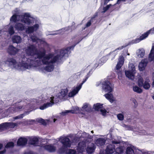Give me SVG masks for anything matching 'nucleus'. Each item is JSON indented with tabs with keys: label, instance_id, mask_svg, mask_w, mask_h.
Here are the masks:
<instances>
[{
	"label": "nucleus",
	"instance_id": "f257e3e1",
	"mask_svg": "<svg viewBox=\"0 0 154 154\" xmlns=\"http://www.w3.org/2000/svg\"><path fill=\"white\" fill-rule=\"evenodd\" d=\"M72 46H70L64 49H61L60 51L59 54L51 58L50 61V63H54L59 60H61L66 54H67L69 51L71 49Z\"/></svg>",
	"mask_w": 154,
	"mask_h": 154
},
{
	"label": "nucleus",
	"instance_id": "f03ea898",
	"mask_svg": "<svg viewBox=\"0 0 154 154\" xmlns=\"http://www.w3.org/2000/svg\"><path fill=\"white\" fill-rule=\"evenodd\" d=\"M102 88L105 92L110 93L113 91L112 84L109 81H103L102 83Z\"/></svg>",
	"mask_w": 154,
	"mask_h": 154
},
{
	"label": "nucleus",
	"instance_id": "7ed1b4c3",
	"mask_svg": "<svg viewBox=\"0 0 154 154\" xmlns=\"http://www.w3.org/2000/svg\"><path fill=\"white\" fill-rule=\"evenodd\" d=\"M22 18L21 21L28 25H29L31 23V20L29 18H32L29 13H25L23 15H20Z\"/></svg>",
	"mask_w": 154,
	"mask_h": 154
},
{
	"label": "nucleus",
	"instance_id": "20e7f679",
	"mask_svg": "<svg viewBox=\"0 0 154 154\" xmlns=\"http://www.w3.org/2000/svg\"><path fill=\"white\" fill-rule=\"evenodd\" d=\"M26 59L25 63H20L19 64V66L21 67H23L24 68L28 69L29 67H31L33 65L34 60L30 58H26Z\"/></svg>",
	"mask_w": 154,
	"mask_h": 154
},
{
	"label": "nucleus",
	"instance_id": "39448f33",
	"mask_svg": "<svg viewBox=\"0 0 154 154\" xmlns=\"http://www.w3.org/2000/svg\"><path fill=\"white\" fill-rule=\"evenodd\" d=\"M26 53L29 55L34 56L37 52H38V50L33 45H31L28 46L26 50Z\"/></svg>",
	"mask_w": 154,
	"mask_h": 154
},
{
	"label": "nucleus",
	"instance_id": "423d86ee",
	"mask_svg": "<svg viewBox=\"0 0 154 154\" xmlns=\"http://www.w3.org/2000/svg\"><path fill=\"white\" fill-rule=\"evenodd\" d=\"M8 53L11 55H15L18 52L19 50L13 45H9L7 49Z\"/></svg>",
	"mask_w": 154,
	"mask_h": 154
},
{
	"label": "nucleus",
	"instance_id": "0eeeda50",
	"mask_svg": "<svg viewBox=\"0 0 154 154\" xmlns=\"http://www.w3.org/2000/svg\"><path fill=\"white\" fill-rule=\"evenodd\" d=\"M149 35V34L147 31L143 34H142V35H141L139 38H136L135 39L132 40L130 42V44H134L138 43L141 40H142L148 37Z\"/></svg>",
	"mask_w": 154,
	"mask_h": 154
},
{
	"label": "nucleus",
	"instance_id": "6e6552de",
	"mask_svg": "<svg viewBox=\"0 0 154 154\" xmlns=\"http://www.w3.org/2000/svg\"><path fill=\"white\" fill-rule=\"evenodd\" d=\"M61 141L64 147L67 148L70 146L71 141L68 138L66 137H62L61 138Z\"/></svg>",
	"mask_w": 154,
	"mask_h": 154
},
{
	"label": "nucleus",
	"instance_id": "1a4fd4ad",
	"mask_svg": "<svg viewBox=\"0 0 154 154\" xmlns=\"http://www.w3.org/2000/svg\"><path fill=\"white\" fill-rule=\"evenodd\" d=\"M54 56L53 54H50L44 57L42 59V62L44 65H49L50 61L48 60Z\"/></svg>",
	"mask_w": 154,
	"mask_h": 154
},
{
	"label": "nucleus",
	"instance_id": "9d476101",
	"mask_svg": "<svg viewBox=\"0 0 154 154\" xmlns=\"http://www.w3.org/2000/svg\"><path fill=\"white\" fill-rule=\"evenodd\" d=\"M80 111L79 108L78 107H75L73 110H66L65 111L62 112L61 114L62 116H65L69 113L72 114L77 113Z\"/></svg>",
	"mask_w": 154,
	"mask_h": 154
},
{
	"label": "nucleus",
	"instance_id": "9b49d317",
	"mask_svg": "<svg viewBox=\"0 0 154 154\" xmlns=\"http://www.w3.org/2000/svg\"><path fill=\"white\" fill-rule=\"evenodd\" d=\"M39 27V26L38 24H35L33 26L28 27L26 31L29 33H33L34 31H37Z\"/></svg>",
	"mask_w": 154,
	"mask_h": 154
},
{
	"label": "nucleus",
	"instance_id": "f8f14e48",
	"mask_svg": "<svg viewBox=\"0 0 154 154\" xmlns=\"http://www.w3.org/2000/svg\"><path fill=\"white\" fill-rule=\"evenodd\" d=\"M23 106H17L14 107L9 108L8 110L12 113L15 112L22 110L23 108H23Z\"/></svg>",
	"mask_w": 154,
	"mask_h": 154
},
{
	"label": "nucleus",
	"instance_id": "ddd939ff",
	"mask_svg": "<svg viewBox=\"0 0 154 154\" xmlns=\"http://www.w3.org/2000/svg\"><path fill=\"white\" fill-rule=\"evenodd\" d=\"M43 148L46 150L50 152H54L56 150V147L51 144L45 145Z\"/></svg>",
	"mask_w": 154,
	"mask_h": 154
},
{
	"label": "nucleus",
	"instance_id": "4468645a",
	"mask_svg": "<svg viewBox=\"0 0 154 154\" xmlns=\"http://www.w3.org/2000/svg\"><path fill=\"white\" fill-rule=\"evenodd\" d=\"M115 150V146L109 144L107 146L106 150V154H112Z\"/></svg>",
	"mask_w": 154,
	"mask_h": 154
},
{
	"label": "nucleus",
	"instance_id": "2eb2a0df",
	"mask_svg": "<svg viewBox=\"0 0 154 154\" xmlns=\"http://www.w3.org/2000/svg\"><path fill=\"white\" fill-rule=\"evenodd\" d=\"M148 63V61L146 59H145L142 60L139 65V68L140 70L141 71L144 70Z\"/></svg>",
	"mask_w": 154,
	"mask_h": 154
},
{
	"label": "nucleus",
	"instance_id": "dca6fc26",
	"mask_svg": "<svg viewBox=\"0 0 154 154\" xmlns=\"http://www.w3.org/2000/svg\"><path fill=\"white\" fill-rule=\"evenodd\" d=\"M27 141L28 140L26 138L20 137L18 140L17 144L19 146L25 145L27 144Z\"/></svg>",
	"mask_w": 154,
	"mask_h": 154
},
{
	"label": "nucleus",
	"instance_id": "f3484780",
	"mask_svg": "<svg viewBox=\"0 0 154 154\" xmlns=\"http://www.w3.org/2000/svg\"><path fill=\"white\" fill-rule=\"evenodd\" d=\"M81 88V85H79L78 86H77L75 89L73 90L72 91L69 93L68 96L69 97H73L78 93L79 91L80 90Z\"/></svg>",
	"mask_w": 154,
	"mask_h": 154
},
{
	"label": "nucleus",
	"instance_id": "a211bd4d",
	"mask_svg": "<svg viewBox=\"0 0 154 154\" xmlns=\"http://www.w3.org/2000/svg\"><path fill=\"white\" fill-rule=\"evenodd\" d=\"M85 147V142L83 141H81L78 144L77 149L79 151H82Z\"/></svg>",
	"mask_w": 154,
	"mask_h": 154
},
{
	"label": "nucleus",
	"instance_id": "6ab92c4d",
	"mask_svg": "<svg viewBox=\"0 0 154 154\" xmlns=\"http://www.w3.org/2000/svg\"><path fill=\"white\" fill-rule=\"evenodd\" d=\"M14 28L18 31H23L25 29V26L21 23H16Z\"/></svg>",
	"mask_w": 154,
	"mask_h": 154
},
{
	"label": "nucleus",
	"instance_id": "aec40b11",
	"mask_svg": "<svg viewBox=\"0 0 154 154\" xmlns=\"http://www.w3.org/2000/svg\"><path fill=\"white\" fill-rule=\"evenodd\" d=\"M12 40L13 43L18 44L21 42L22 39L21 37L19 35H14L13 37Z\"/></svg>",
	"mask_w": 154,
	"mask_h": 154
},
{
	"label": "nucleus",
	"instance_id": "412c9836",
	"mask_svg": "<svg viewBox=\"0 0 154 154\" xmlns=\"http://www.w3.org/2000/svg\"><path fill=\"white\" fill-rule=\"evenodd\" d=\"M45 54L46 52L45 50L42 51H38V52H36L35 55H36L37 56L38 58L39 59H41L45 57Z\"/></svg>",
	"mask_w": 154,
	"mask_h": 154
},
{
	"label": "nucleus",
	"instance_id": "4be33fe9",
	"mask_svg": "<svg viewBox=\"0 0 154 154\" xmlns=\"http://www.w3.org/2000/svg\"><path fill=\"white\" fill-rule=\"evenodd\" d=\"M38 139L36 137H35L30 139L29 142L30 144L36 146L38 144Z\"/></svg>",
	"mask_w": 154,
	"mask_h": 154
},
{
	"label": "nucleus",
	"instance_id": "5701e85b",
	"mask_svg": "<svg viewBox=\"0 0 154 154\" xmlns=\"http://www.w3.org/2000/svg\"><path fill=\"white\" fill-rule=\"evenodd\" d=\"M106 142V140L103 138H99L96 140V143L97 146L103 145Z\"/></svg>",
	"mask_w": 154,
	"mask_h": 154
},
{
	"label": "nucleus",
	"instance_id": "b1692460",
	"mask_svg": "<svg viewBox=\"0 0 154 154\" xmlns=\"http://www.w3.org/2000/svg\"><path fill=\"white\" fill-rule=\"evenodd\" d=\"M5 63H9L12 65H15L17 63L16 60L13 58L8 57L5 60Z\"/></svg>",
	"mask_w": 154,
	"mask_h": 154
},
{
	"label": "nucleus",
	"instance_id": "393cba45",
	"mask_svg": "<svg viewBox=\"0 0 154 154\" xmlns=\"http://www.w3.org/2000/svg\"><path fill=\"white\" fill-rule=\"evenodd\" d=\"M95 149V147L93 143L92 144L91 147L88 146L86 148V151L88 154H91L94 152Z\"/></svg>",
	"mask_w": 154,
	"mask_h": 154
},
{
	"label": "nucleus",
	"instance_id": "a878e982",
	"mask_svg": "<svg viewBox=\"0 0 154 154\" xmlns=\"http://www.w3.org/2000/svg\"><path fill=\"white\" fill-rule=\"evenodd\" d=\"M149 79H146L144 81L143 86H142L144 89L148 90L150 88V86L149 83Z\"/></svg>",
	"mask_w": 154,
	"mask_h": 154
},
{
	"label": "nucleus",
	"instance_id": "bb28decb",
	"mask_svg": "<svg viewBox=\"0 0 154 154\" xmlns=\"http://www.w3.org/2000/svg\"><path fill=\"white\" fill-rule=\"evenodd\" d=\"M52 103H44L43 105L39 107V109L41 110H44L47 108L51 106H52Z\"/></svg>",
	"mask_w": 154,
	"mask_h": 154
},
{
	"label": "nucleus",
	"instance_id": "cd10ccee",
	"mask_svg": "<svg viewBox=\"0 0 154 154\" xmlns=\"http://www.w3.org/2000/svg\"><path fill=\"white\" fill-rule=\"evenodd\" d=\"M106 98L110 102L112 103L113 102L114 100L113 99V96L112 94L108 93L105 94L104 95Z\"/></svg>",
	"mask_w": 154,
	"mask_h": 154
},
{
	"label": "nucleus",
	"instance_id": "c85d7f7f",
	"mask_svg": "<svg viewBox=\"0 0 154 154\" xmlns=\"http://www.w3.org/2000/svg\"><path fill=\"white\" fill-rule=\"evenodd\" d=\"M20 17V15H17L16 14H14L11 17L10 19L11 22L16 23L18 20H17V17Z\"/></svg>",
	"mask_w": 154,
	"mask_h": 154
},
{
	"label": "nucleus",
	"instance_id": "c756f323",
	"mask_svg": "<svg viewBox=\"0 0 154 154\" xmlns=\"http://www.w3.org/2000/svg\"><path fill=\"white\" fill-rule=\"evenodd\" d=\"M8 129V122L3 123L0 124V130H4Z\"/></svg>",
	"mask_w": 154,
	"mask_h": 154
},
{
	"label": "nucleus",
	"instance_id": "7c9ffc66",
	"mask_svg": "<svg viewBox=\"0 0 154 154\" xmlns=\"http://www.w3.org/2000/svg\"><path fill=\"white\" fill-rule=\"evenodd\" d=\"M149 58L150 61H153L154 60V46L152 47L150 53L149 55Z\"/></svg>",
	"mask_w": 154,
	"mask_h": 154
},
{
	"label": "nucleus",
	"instance_id": "2f4dec72",
	"mask_svg": "<svg viewBox=\"0 0 154 154\" xmlns=\"http://www.w3.org/2000/svg\"><path fill=\"white\" fill-rule=\"evenodd\" d=\"M103 104H101L100 103H98L94 105V108L95 110L99 111L100 109L103 108Z\"/></svg>",
	"mask_w": 154,
	"mask_h": 154
},
{
	"label": "nucleus",
	"instance_id": "473e14b6",
	"mask_svg": "<svg viewBox=\"0 0 154 154\" xmlns=\"http://www.w3.org/2000/svg\"><path fill=\"white\" fill-rule=\"evenodd\" d=\"M133 90L134 92L138 94L141 93L143 91L142 89L137 86H134L133 88Z\"/></svg>",
	"mask_w": 154,
	"mask_h": 154
},
{
	"label": "nucleus",
	"instance_id": "72a5a7b5",
	"mask_svg": "<svg viewBox=\"0 0 154 154\" xmlns=\"http://www.w3.org/2000/svg\"><path fill=\"white\" fill-rule=\"evenodd\" d=\"M54 66L53 65H51L46 66L44 69L48 72H51L54 69Z\"/></svg>",
	"mask_w": 154,
	"mask_h": 154
},
{
	"label": "nucleus",
	"instance_id": "f704fd0d",
	"mask_svg": "<svg viewBox=\"0 0 154 154\" xmlns=\"http://www.w3.org/2000/svg\"><path fill=\"white\" fill-rule=\"evenodd\" d=\"M126 154H134V150L131 147H128L126 149Z\"/></svg>",
	"mask_w": 154,
	"mask_h": 154
},
{
	"label": "nucleus",
	"instance_id": "c9c22d12",
	"mask_svg": "<svg viewBox=\"0 0 154 154\" xmlns=\"http://www.w3.org/2000/svg\"><path fill=\"white\" fill-rule=\"evenodd\" d=\"M145 54V51L143 49H140L138 54V56L139 57H143Z\"/></svg>",
	"mask_w": 154,
	"mask_h": 154
},
{
	"label": "nucleus",
	"instance_id": "e433bc0d",
	"mask_svg": "<svg viewBox=\"0 0 154 154\" xmlns=\"http://www.w3.org/2000/svg\"><path fill=\"white\" fill-rule=\"evenodd\" d=\"M68 90L67 88L66 89H62L61 91L60 94L63 97H65L67 94Z\"/></svg>",
	"mask_w": 154,
	"mask_h": 154
},
{
	"label": "nucleus",
	"instance_id": "4c0bfd02",
	"mask_svg": "<svg viewBox=\"0 0 154 154\" xmlns=\"http://www.w3.org/2000/svg\"><path fill=\"white\" fill-rule=\"evenodd\" d=\"M66 148L64 147H60L58 150V152L59 153L62 154L65 152L66 153V151L67 150Z\"/></svg>",
	"mask_w": 154,
	"mask_h": 154
},
{
	"label": "nucleus",
	"instance_id": "58836bf2",
	"mask_svg": "<svg viewBox=\"0 0 154 154\" xmlns=\"http://www.w3.org/2000/svg\"><path fill=\"white\" fill-rule=\"evenodd\" d=\"M144 80L143 78H139L138 81V85L140 87H142L144 83Z\"/></svg>",
	"mask_w": 154,
	"mask_h": 154
},
{
	"label": "nucleus",
	"instance_id": "ea45409f",
	"mask_svg": "<svg viewBox=\"0 0 154 154\" xmlns=\"http://www.w3.org/2000/svg\"><path fill=\"white\" fill-rule=\"evenodd\" d=\"M125 72L126 76L128 78L133 76L132 72L131 71H126Z\"/></svg>",
	"mask_w": 154,
	"mask_h": 154
},
{
	"label": "nucleus",
	"instance_id": "a19ab883",
	"mask_svg": "<svg viewBox=\"0 0 154 154\" xmlns=\"http://www.w3.org/2000/svg\"><path fill=\"white\" fill-rule=\"evenodd\" d=\"M88 104L86 103H85L84 104L83 106L82 107V108L85 109H86L88 108V110H86V111L88 112H89L91 111V107H88Z\"/></svg>",
	"mask_w": 154,
	"mask_h": 154
},
{
	"label": "nucleus",
	"instance_id": "79ce46f5",
	"mask_svg": "<svg viewBox=\"0 0 154 154\" xmlns=\"http://www.w3.org/2000/svg\"><path fill=\"white\" fill-rule=\"evenodd\" d=\"M8 33L10 35H12L14 34L15 32L14 30V27L13 26H11L8 29Z\"/></svg>",
	"mask_w": 154,
	"mask_h": 154
},
{
	"label": "nucleus",
	"instance_id": "37998d69",
	"mask_svg": "<svg viewBox=\"0 0 154 154\" xmlns=\"http://www.w3.org/2000/svg\"><path fill=\"white\" fill-rule=\"evenodd\" d=\"M76 152L75 149H71L67 150L66 152V154H76Z\"/></svg>",
	"mask_w": 154,
	"mask_h": 154
},
{
	"label": "nucleus",
	"instance_id": "c03bdc74",
	"mask_svg": "<svg viewBox=\"0 0 154 154\" xmlns=\"http://www.w3.org/2000/svg\"><path fill=\"white\" fill-rule=\"evenodd\" d=\"M8 129L9 128H14L17 125V123L14 122H8Z\"/></svg>",
	"mask_w": 154,
	"mask_h": 154
},
{
	"label": "nucleus",
	"instance_id": "a18cd8bd",
	"mask_svg": "<svg viewBox=\"0 0 154 154\" xmlns=\"http://www.w3.org/2000/svg\"><path fill=\"white\" fill-rule=\"evenodd\" d=\"M95 17H93L91 18V19L88 21L86 24V27H88L90 26L91 25V23L93 22V20H95Z\"/></svg>",
	"mask_w": 154,
	"mask_h": 154
},
{
	"label": "nucleus",
	"instance_id": "49530a36",
	"mask_svg": "<svg viewBox=\"0 0 154 154\" xmlns=\"http://www.w3.org/2000/svg\"><path fill=\"white\" fill-rule=\"evenodd\" d=\"M14 146V143L12 142H9L7 143V144L5 146L6 148H9L11 147H13Z\"/></svg>",
	"mask_w": 154,
	"mask_h": 154
},
{
	"label": "nucleus",
	"instance_id": "de8ad7c7",
	"mask_svg": "<svg viewBox=\"0 0 154 154\" xmlns=\"http://www.w3.org/2000/svg\"><path fill=\"white\" fill-rule=\"evenodd\" d=\"M38 122L39 123H41L43 125H46V123L45 120L42 118L38 119Z\"/></svg>",
	"mask_w": 154,
	"mask_h": 154
},
{
	"label": "nucleus",
	"instance_id": "09e8293b",
	"mask_svg": "<svg viewBox=\"0 0 154 154\" xmlns=\"http://www.w3.org/2000/svg\"><path fill=\"white\" fill-rule=\"evenodd\" d=\"M111 5L110 4L107 5L106 6L104 7L103 8V11H102V13H105L106 11H107L109 8L110 7Z\"/></svg>",
	"mask_w": 154,
	"mask_h": 154
},
{
	"label": "nucleus",
	"instance_id": "8fccbe9b",
	"mask_svg": "<svg viewBox=\"0 0 154 154\" xmlns=\"http://www.w3.org/2000/svg\"><path fill=\"white\" fill-rule=\"evenodd\" d=\"M117 117L118 119L122 121L124 119V116L123 114L120 113L119 114L117 115Z\"/></svg>",
	"mask_w": 154,
	"mask_h": 154
},
{
	"label": "nucleus",
	"instance_id": "3c124183",
	"mask_svg": "<svg viewBox=\"0 0 154 154\" xmlns=\"http://www.w3.org/2000/svg\"><path fill=\"white\" fill-rule=\"evenodd\" d=\"M31 38L33 42H35L38 40V37L36 36L35 35L32 36Z\"/></svg>",
	"mask_w": 154,
	"mask_h": 154
},
{
	"label": "nucleus",
	"instance_id": "603ef678",
	"mask_svg": "<svg viewBox=\"0 0 154 154\" xmlns=\"http://www.w3.org/2000/svg\"><path fill=\"white\" fill-rule=\"evenodd\" d=\"M123 63L118 62L116 66V69L117 70L119 69L122 66Z\"/></svg>",
	"mask_w": 154,
	"mask_h": 154
},
{
	"label": "nucleus",
	"instance_id": "864d4df0",
	"mask_svg": "<svg viewBox=\"0 0 154 154\" xmlns=\"http://www.w3.org/2000/svg\"><path fill=\"white\" fill-rule=\"evenodd\" d=\"M124 58L123 56H120L119 59V61L118 62L124 63Z\"/></svg>",
	"mask_w": 154,
	"mask_h": 154
},
{
	"label": "nucleus",
	"instance_id": "5fc2aeb1",
	"mask_svg": "<svg viewBox=\"0 0 154 154\" xmlns=\"http://www.w3.org/2000/svg\"><path fill=\"white\" fill-rule=\"evenodd\" d=\"M149 35L150 34L151 35H152L154 34V27L153 28L149 29V30L147 31Z\"/></svg>",
	"mask_w": 154,
	"mask_h": 154
},
{
	"label": "nucleus",
	"instance_id": "6e6d98bb",
	"mask_svg": "<svg viewBox=\"0 0 154 154\" xmlns=\"http://www.w3.org/2000/svg\"><path fill=\"white\" fill-rule=\"evenodd\" d=\"M128 45H126L125 46H122L121 47H119L118 48H116L114 51H113V52L117 51L118 50H121L123 48H125V47H126Z\"/></svg>",
	"mask_w": 154,
	"mask_h": 154
},
{
	"label": "nucleus",
	"instance_id": "4d7b16f0",
	"mask_svg": "<svg viewBox=\"0 0 154 154\" xmlns=\"http://www.w3.org/2000/svg\"><path fill=\"white\" fill-rule=\"evenodd\" d=\"M15 13L14 14H16V15H19V14H20V11L18 8H16L14 11Z\"/></svg>",
	"mask_w": 154,
	"mask_h": 154
},
{
	"label": "nucleus",
	"instance_id": "13d9d810",
	"mask_svg": "<svg viewBox=\"0 0 154 154\" xmlns=\"http://www.w3.org/2000/svg\"><path fill=\"white\" fill-rule=\"evenodd\" d=\"M24 116V114H20V115L17 116H16L14 118V119H21V118H23V117Z\"/></svg>",
	"mask_w": 154,
	"mask_h": 154
},
{
	"label": "nucleus",
	"instance_id": "bf43d9fd",
	"mask_svg": "<svg viewBox=\"0 0 154 154\" xmlns=\"http://www.w3.org/2000/svg\"><path fill=\"white\" fill-rule=\"evenodd\" d=\"M100 111L103 115H105L106 112V110L105 109H101Z\"/></svg>",
	"mask_w": 154,
	"mask_h": 154
},
{
	"label": "nucleus",
	"instance_id": "052dcab7",
	"mask_svg": "<svg viewBox=\"0 0 154 154\" xmlns=\"http://www.w3.org/2000/svg\"><path fill=\"white\" fill-rule=\"evenodd\" d=\"M90 73V71L87 74V75H86L85 76V78L84 80H83V82L84 83L88 79V77L89 76V74Z\"/></svg>",
	"mask_w": 154,
	"mask_h": 154
},
{
	"label": "nucleus",
	"instance_id": "680f3d73",
	"mask_svg": "<svg viewBox=\"0 0 154 154\" xmlns=\"http://www.w3.org/2000/svg\"><path fill=\"white\" fill-rule=\"evenodd\" d=\"M51 100L49 103H52V106L54 104V97H50Z\"/></svg>",
	"mask_w": 154,
	"mask_h": 154
},
{
	"label": "nucleus",
	"instance_id": "e2e57ef3",
	"mask_svg": "<svg viewBox=\"0 0 154 154\" xmlns=\"http://www.w3.org/2000/svg\"><path fill=\"white\" fill-rule=\"evenodd\" d=\"M23 154H34L33 152L31 151H29L28 152H25Z\"/></svg>",
	"mask_w": 154,
	"mask_h": 154
},
{
	"label": "nucleus",
	"instance_id": "0e129e2a",
	"mask_svg": "<svg viewBox=\"0 0 154 154\" xmlns=\"http://www.w3.org/2000/svg\"><path fill=\"white\" fill-rule=\"evenodd\" d=\"M112 143L113 144H118L120 143V142L118 141H113L112 142Z\"/></svg>",
	"mask_w": 154,
	"mask_h": 154
},
{
	"label": "nucleus",
	"instance_id": "69168bd1",
	"mask_svg": "<svg viewBox=\"0 0 154 154\" xmlns=\"http://www.w3.org/2000/svg\"><path fill=\"white\" fill-rule=\"evenodd\" d=\"M6 150L5 149H4L3 150L0 151V154H4L5 153Z\"/></svg>",
	"mask_w": 154,
	"mask_h": 154
},
{
	"label": "nucleus",
	"instance_id": "338daca9",
	"mask_svg": "<svg viewBox=\"0 0 154 154\" xmlns=\"http://www.w3.org/2000/svg\"><path fill=\"white\" fill-rule=\"evenodd\" d=\"M125 1L126 0H118L117 1V3L118 4H119L121 2H125Z\"/></svg>",
	"mask_w": 154,
	"mask_h": 154
},
{
	"label": "nucleus",
	"instance_id": "774afa93",
	"mask_svg": "<svg viewBox=\"0 0 154 154\" xmlns=\"http://www.w3.org/2000/svg\"><path fill=\"white\" fill-rule=\"evenodd\" d=\"M3 147V145L2 144L0 143V150Z\"/></svg>",
	"mask_w": 154,
	"mask_h": 154
}]
</instances>
